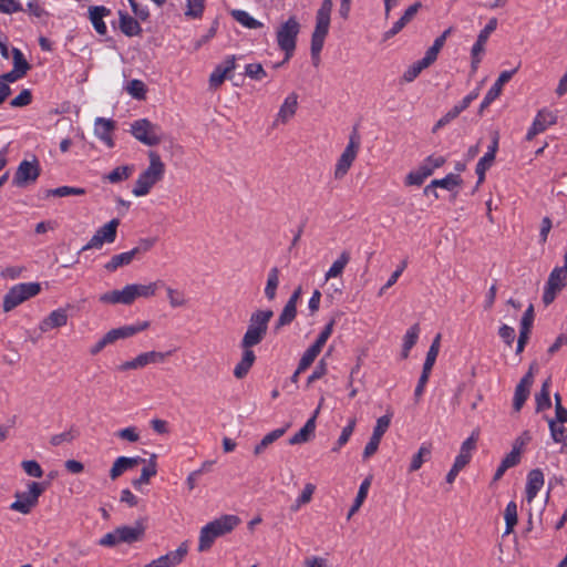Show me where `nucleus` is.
<instances>
[{"label":"nucleus","instance_id":"1","mask_svg":"<svg viewBox=\"0 0 567 567\" xmlns=\"http://www.w3.org/2000/svg\"><path fill=\"white\" fill-rule=\"evenodd\" d=\"M240 524V518L236 515H223L216 518L199 532L198 551L204 553L212 548L215 539L233 532Z\"/></svg>","mask_w":567,"mask_h":567},{"label":"nucleus","instance_id":"2","mask_svg":"<svg viewBox=\"0 0 567 567\" xmlns=\"http://www.w3.org/2000/svg\"><path fill=\"white\" fill-rule=\"evenodd\" d=\"M148 159V167L140 174L132 189L133 195L136 197L147 195L152 187L163 179L165 174V164L157 152L150 151Z\"/></svg>","mask_w":567,"mask_h":567},{"label":"nucleus","instance_id":"3","mask_svg":"<svg viewBox=\"0 0 567 567\" xmlns=\"http://www.w3.org/2000/svg\"><path fill=\"white\" fill-rule=\"evenodd\" d=\"M146 525L145 519H137L133 526L123 525L114 530L105 534L99 540V545L103 547H114L118 544H134L145 538Z\"/></svg>","mask_w":567,"mask_h":567},{"label":"nucleus","instance_id":"4","mask_svg":"<svg viewBox=\"0 0 567 567\" xmlns=\"http://www.w3.org/2000/svg\"><path fill=\"white\" fill-rule=\"evenodd\" d=\"M274 312L270 309L256 310L251 313L248 322L247 330L241 339V348H252L259 344L266 337L268 331V323L272 318Z\"/></svg>","mask_w":567,"mask_h":567},{"label":"nucleus","instance_id":"5","mask_svg":"<svg viewBox=\"0 0 567 567\" xmlns=\"http://www.w3.org/2000/svg\"><path fill=\"white\" fill-rule=\"evenodd\" d=\"M332 8V0H322L321 6L316 13V27L311 35V55L316 56L317 54H320L323 48L324 39L329 32Z\"/></svg>","mask_w":567,"mask_h":567},{"label":"nucleus","instance_id":"6","mask_svg":"<svg viewBox=\"0 0 567 567\" xmlns=\"http://www.w3.org/2000/svg\"><path fill=\"white\" fill-rule=\"evenodd\" d=\"M300 32V23L296 17H290L287 21L280 24L277 30V43L280 50L285 52V61H288L292 58L296 45L297 38Z\"/></svg>","mask_w":567,"mask_h":567},{"label":"nucleus","instance_id":"7","mask_svg":"<svg viewBox=\"0 0 567 567\" xmlns=\"http://www.w3.org/2000/svg\"><path fill=\"white\" fill-rule=\"evenodd\" d=\"M41 291L39 282L18 284L9 289L3 297V311L9 312L25 300L37 296Z\"/></svg>","mask_w":567,"mask_h":567},{"label":"nucleus","instance_id":"8","mask_svg":"<svg viewBox=\"0 0 567 567\" xmlns=\"http://www.w3.org/2000/svg\"><path fill=\"white\" fill-rule=\"evenodd\" d=\"M44 491V483L30 482L28 491L16 493L17 499L10 505V508L24 515L29 514L38 505L39 497Z\"/></svg>","mask_w":567,"mask_h":567},{"label":"nucleus","instance_id":"9","mask_svg":"<svg viewBox=\"0 0 567 567\" xmlns=\"http://www.w3.org/2000/svg\"><path fill=\"white\" fill-rule=\"evenodd\" d=\"M359 148L360 136L357 132V128H354L350 135L347 147L344 148L336 164L333 173L334 179L340 181L348 174L350 167L352 166L354 159L357 158Z\"/></svg>","mask_w":567,"mask_h":567},{"label":"nucleus","instance_id":"10","mask_svg":"<svg viewBox=\"0 0 567 567\" xmlns=\"http://www.w3.org/2000/svg\"><path fill=\"white\" fill-rule=\"evenodd\" d=\"M131 134L147 146H156L162 142L161 128L147 118H141L131 124Z\"/></svg>","mask_w":567,"mask_h":567},{"label":"nucleus","instance_id":"11","mask_svg":"<svg viewBox=\"0 0 567 567\" xmlns=\"http://www.w3.org/2000/svg\"><path fill=\"white\" fill-rule=\"evenodd\" d=\"M478 441V431H473L472 434L462 443L460 454L456 456L452 468L446 475L449 484L454 483L457 474L470 463L472 452L476 449Z\"/></svg>","mask_w":567,"mask_h":567},{"label":"nucleus","instance_id":"12","mask_svg":"<svg viewBox=\"0 0 567 567\" xmlns=\"http://www.w3.org/2000/svg\"><path fill=\"white\" fill-rule=\"evenodd\" d=\"M446 159L444 156H427L417 169L410 172L405 177V185L408 186H421L424 181L431 176L434 169L442 167Z\"/></svg>","mask_w":567,"mask_h":567},{"label":"nucleus","instance_id":"13","mask_svg":"<svg viewBox=\"0 0 567 567\" xmlns=\"http://www.w3.org/2000/svg\"><path fill=\"white\" fill-rule=\"evenodd\" d=\"M120 219L113 218L100 227L92 238L81 248V251L100 249L104 244H113L116 239Z\"/></svg>","mask_w":567,"mask_h":567},{"label":"nucleus","instance_id":"14","mask_svg":"<svg viewBox=\"0 0 567 567\" xmlns=\"http://www.w3.org/2000/svg\"><path fill=\"white\" fill-rule=\"evenodd\" d=\"M41 174L40 162L37 156H33L32 161L23 159L20 162L14 175L12 183L17 187H24L33 184Z\"/></svg>","mask_w":567,"mask_h":567},{"label":"nucleus","instance_id":"15","mask_svg":"<svg viewBox=\"0 0 567 567\" xmlns=\"http://www.w3.org/2000/svg\"><path fill=\"white\" fill-rule=\"evenodd\" d=\"M567 280V269L555 267L549 274L544 293L543 302L545 306H549L554 302L557 293L565 287Z\"/></svg>","mask_w":567,"mask_h":567},{"label":"nucleus","instance_id":"16","mask_svg":"<svg viewBox=\"0 0 567 567\" xmlns=\"http://www.w3.org/2000/svg\"><path fill=\"white\" fill-rule=\"evenodd\" d=\"M556 122H557V116L551 111H549L547 109L539 110L533 121L532 126L529 127V130L526 134V140L527 141L534 140V137L537 134L545 132L547 130V127L556 124Z\"/></svg>","mask_w":567,"mask_h":567},{"label":"nucleus","instance_id":"17","mask_svg":"<svg viewBox=\"0 0 567 567\" xmlns=\"http://www.w3.org/2000/svg\"><path fill=\"white\" fill-rule=\"evenodd\" d=\"M518 66L509 70V71H503L496 82L493 84V86L487 91L486 95L484 96V100L482 101L480 105L478 113L482 114L483 111L489 106L492 102H494L502 93V87L504 84L511 81L513 75L517 72Z\"/></svg>","mask_w":567,"mask_h":567},{"label":"nucleus","instance_id":"18","mask_svg":"<svg viewBox=\"0 0 567 567\" xmlns=\"http://www.w3.org/2000/svg\"><path fill=\"white\" fill-rule=\"evenodd\" d=\"M236 68L235 55L227 56L224 63L218 64L209 76V86L213 90L218 89L225 81V79H231L230 73Z\"/></svg>","mask_w":567,"mask_h":567},{"label":"nucleus","instance_id":"19","mask_svg":"<svg viewBox=\"0 0 567 567\" xmlns=\"http://www.w3.org/2000/svg\"><path fill=\"white\" fill-rule=\"evenodd\" d=\"M187 555V545L185 543L181 544L177 549L169 551L151 563L146 564L144 567H175L179 565L185 556Z\"/></svg>","mask_w":567,"mask_h":567},{"label":"nucleus","instance_id":"20","mask_svg":"<svg viewBox=\"0 0 567 567\" xmlns=\"http://www.w3.org/2000/svg\"><path fill=\"white\" fill-rule=\"evenodd\" d=\"M322 403H323V398H321V400L319 402V405L315 410L312 416L306 422V424L295 435H292L289 439V444L297 445V444H302V443H307V442L310 441V439L315 434L316 420H317V417H318V415L320 413V409L322 406Z\"/></svg>","mask_w":567,"mask_h":567},{"label":"nucleus","instance_id":"21","mask_svg":"<svg viewBox=\"0 0 567 567\" xmlns=\"http://www.w3.org/2000/svg\"><path fill=\"white\" fill-rule=\"evenodd\" d=\"M297 109L298 95L296 93H290L281 104L272 126L276 127L280 124L288 123L295 116Z\"/></svg>","mask_w":567,"mask_h":567},{"label":"nucleus","instance_id":"22","mask_svg":"<svg viewBox=\"0 0 567 567\" xmlns=\"http://www.w3.org/2000/svg\"><path fill=\"white\" fill-rule=\"evenodd\" d=\"M100 301L103 303L130 306L135 301V298L131 285H126L121 290H112L101 295Z\"/></svg>","mask_w":567,"mask_h":567},{"label":"nucleus","instance_id":"23","mask_svg":"<svg viewBox=\"0 0 567 567\" xmlns=\"http://www.w3.org/2000/svg\"><path fill=\"white\" fill-rule=\"evenodd\" d=\"M145 460L141 456L135 457H127V456H120L117 457L111 470H110V477L112 481L117 480L125 471L132 470L135 466H137L140 463H144Z\"/></svg>","mask_w":567,"mask_h":567},{"label":"nucleus","instance_id":"24","mask_svg":"<svg viewBox=\"0 0 567 567\" xmlns=\"http://www.w3.org/2000/svg\"><path fill=\"white\" fill-rule=\"evenodd\" d=\"M150 327L148 321H143L142 323H138L136 326H123L120 328H115L106 332L111 343H114L115 341L120 339L130 338L141 331L146 330Z\"/></svg>","mask_w":567,"mask_h":567},{"label":"nucleus","instance_id":"25","mask_svg":"<svg viewBox=\"0 0 567 567\" xmlns=\"http://www.w3.org/2000/svg\"><path fill=\"white\" fill-rule=\"evenodd\" d=\"M115 128V122L113 120L96 117L95 118V135L102 140L107 147L112 148L114 146V141L111 135V132Z\"/></svg>","mask_w":567,"mask_h":567},{"label":"nucleus","instance_id":"26","mask_svg":"<svg viewBox=\"0 0 567 567\" xmlns=\"http://www.w3.org/2000/svg\"><path fill=\"white\" fill-rule=\"evenodd\" d=\"M68 323L66 310L60 308L52 311L47 318L40 322V330L48 332L51 329L63 327Z\"/></svg>","mask_w":567,"mask_h":567},{"label":"nucleus","instance_id":"27","mask_svg":"<svg viewBox=\"0 0 567 567\" xmlns=\"http://www.w3.org/2000/svg\"><path fill=\"white\" fill-rule=\"evenodd\" d=\"M544 485V474L542 470L534 468L527 475V483H526V498L530 503L540 488Z\"/></svg>","mask_w":567,"mask_h":567},{"label":"nucleus","instance_id":"28","mask_svg":"<svg viewBox=\"0 0 567 567\" xmlns=\"http://www.w3.org/2000/svg\"><path fill=\"white\" fill-rule=\"evenodd\" d=\"M89 13H90V20H91L95 31L101 35L105 34L106 33V24L103 21V18L107 17L111 13V10L103 6H95V7H90Z\"/></svg>","mask_w":567,"mask_h":567},{"label":"nucleus","instance_id":"29","mask_svg":"<svg viewBox=\"0 0 567 567\" xmlns=\"http://www.w3.org/2000/svg\"><path fill=\"white\" fill-rule=\"evenodd\" d=\"M241 349H243L241 359L236 364V367L234 369V375L237 379L245 378L248 374L250 368L252 367V364L256 360L255 352L250 348H241Z\"/></svg>","mask_w":567,"mask_h":567},{"label":"nucleus","instance_id":"30","mask_svg":"<svg viewBox=\"0 0 567 567\" xmlns=\"http://www.w3.org/2000/svg\"><path fill=\"white\" fill-rule=\"evenodd\" d=\"M463 183L462 178L457 174L450 173L444 178L433 179L427 186L424 188V195H429V189L433 188H444L446 190H453L455 187L460 186Z\"/></svg>","mask_w":567,"mask_h":567},{"label":"nucleus","instance_id":"31","mask_svg":"<svg viewBox=\"0 0 567 567\" xmlns=\"http://www.w3.org/2000/svg\"><path fill=\"white\" fill-rule=\"evenodd\" d=\"M120 17V30L126 37L140 35L142 33V27L138 21L131 17L127 12L118 11Z\"/></svg>","mask_w":567,"mask_h":567},{"label":"nucleus","instance_id":"32","mask_svg":"<svg viewBox=\"0 0 567 567\" xmlns=\"http://www.w3.org/2000/svg\"><path fill=\"white\" fill-rule=\"evenodd\" d=\"M432 455V444L423 443L419 451L412 456L411 463L409 465V473H413L419 471L422 465L431 458Z\"/></svg>","mask_w":567,"mask_h":567},{"label":"nucleus","instance_id":"33","mask_svg":"<svg viewBox=\"0 0 567 567\" xmlns=\"http://www.w3.org/2000/svg\"><path fill=\"white\" fill-rule=\"evenodd\" d=\"M134 298H150L155 296L156 291L158 289H162L165 287V282L163 280H156L153 282H150L148 285H138V284H132L131 285Z\"/></svg>","mask_w":567,"mask_h":567},{"label":"nucleus","instance_id":"34","mask_svg":"<svg viewBox=\"0 0 567 567\" xmlns=\"http://www.w3.org/2000/svg\"><path fill=\"white\" fill-rule=\"evenodd\" d=\"M134 259V252L125 251L117 255H113L111 259L104 264V269L107 272H114L121 267L128 266Z\"/></svg>","mask_w":567,"mask_h":567},{"label":"nucleus","instance_id":"35","mask_svg":"<svg viewBox=\"0 0 567 567\" xmlns=\"http://www.w3.org/2000/svg\"><path fill=\"white\" fill-rule=\"evenodd\" d=\"M172 351L168 352H158V351H148L140 353L136 358L137 369H142L150 363H162L165 361L166 357L171 355Z\"/></svg>","mask_w":567,"mask_h":567},{"label":"nucleus","instance_id":"36","mask_svg":"<svg viewBox=\"0 0 567 567\" xmlns=\"http://www.w3.org/2000/svg\"><path fill=\"white\" fill-rule=\"evenodd\" d=\"M419 334H420V326H419V323H414L406 331V333H405V336L403 338V344H402V352H401L402 359H406L409 357L411 349L417 342Z\"/></svg>","mask_w":567,"mask_h":567},{"label":"nucleus","instance_id":"37","mask_svg":"<svg viewBox=\"0 0 567 567\" xmlns=\"http://www.w3.org/2000/svg\"><path fill=\"white\" fill-rule=\"evenodd\" d=\"M550 378H547L540 388V391L535 395L536 411L540 412L551 406L549 394Z\"/></svg>","mask_w":567,"mask_h":567},{"label":"nucleus","instance_id":"38","mask_svg":"<svg viewBox=\"0 0 567 567\" xmlns=\"http://www.w3.org/2000/svg\"><path fill=\"white\" fill-rule=\"evenodd\" d=\"M157 473L156 466V455L153 454L150 458L148 465L142 468L141 475L138 478H135L132 484L135 488H138L143 484H147L151 477L155 476Z\"/></svg>","mask_w":567,"mask_h":567},{"label":"nucleus","instance_id":"39","mask_svg":"<svg viewBox=\"0 0 567 567\" xmlns=\"http://www.w3.org/2000/svg\"><path fill=\"white\" fill-rule=\"evenodd\" d=\"M279 286V269L272 267L268 272L267 284L265 287V296L269 301H272L277 295V288Z\"/></svg>","mask_w":567,"mask_h":567},{"label":"nucleus","instance_id":"40","mask_svg":"<svg viewBox=\"0 0 567 567\" xmlns=\"http://www.w3.org/2000/svg\"><path fill=\"white\" fill-rule=\"evenodd\" d=\"M288 427H289V424H287L285 427L276 429V430L269 432L268 434H266L262 437V440L260 441V443L255 446V450H254L255 455L261 454L265 451V449H267L268 445H270L271 443L277 441L279 437H281L286 433Z\"/></svg>","mask_w":567,"mask_h":567},{"label":"nucleus","instance_id":"41","mask_svg":"<svg viewBox=\"0 0 567 567\" xmlns=\"http://www.w3.org/2000/svg\"><path fill=\"white\" fill-rule=\"evenodd\" d=\"M371 485V478L367 477L360 485L357 497L349 509L347 518L350 519L352 515H354L359 508L362 506L364 499L367 498L369 487Z\"/></svg>","mask_w":567,"mask_h":567},{"label":"nucleus","instance_id":"42","mask_svg":"<svg viewBox=\"0 0 567 567\" xmlns=\"http://www.w3.org/2000/svg\"><path fill=\"white\" fill-rule=\"evenodd\" d=\"M230 16L240 24L248 29H259L262 27V23L251 16L248 12L239 9H234L230 12Z\"/></svg>","mask_w":567,"mask_h":567},{"label":"nucleus","instance_id":"43","mask_svg":"<svg viewBox=\"0 0 567 567\" xmlns=\"http://www.w3.org/2000/svg\"><path fill=\"white\" fill-rule=\"evenodd\" d=\"M86 190L82 187L61 186L45 190V197H65V196H83Z\"/></svg>","mask_w":567,"mask_h":567},{"label":"nucleus","instance_id":"44","mask_svg":"<svg viewBox=\"0 0 567 567\" xmlns=\"http://www.w3.org/2000/svg\"><path fill=\"white\" fill-rule=\"evenodd\" d=\"M134 172L133 165H122L115 167L112 172H110L105 178L112 183L116 184L123 181H126Z\"/></svg>","mask_w":567,"mask_h":567},{"label":"nucleus","instance_id":"45","mask_svg":"<svg viewBox=\"0 0 567 567\" xmlns=\"http://www.w3.org/2000/svg\"><path fill=\"white\" fill-rule=\"evenodd\" d=\"M350 260V254L342 251L337 260L333 261L332 266L326 272V279L336 278L340 276Z\"/></svg>","mask_w":567,"mask_h":567},{"label":"nucleus","instance_id":"46","mask_svg":"<svg viewBox=\"0 0 567 567\" xmlns=\"http://www.w3.org/2000/svg\"><path fill=\"white\" fill-rule=\"evenodd\" d=\"M296 316L297 307L292 306V303H286L274 327L275 331H278L282 327L290 324L295 320Z\"/></svg>","mask_w":567,"mask_h":567},{"label":"nucleus","instance_id":"47","mask_svg":"<svg viewBox=\"0 0 567 567\" xmlns=\"http://www.w3.org/2000/svg\"><path fill=\"white\" fill-rule=\"evenodd\" d=\"M504 517L506 523L504 534L508 535L513 532L515 525L517 524V505L515 502L512 501L506 505Z\"/></svg>","mask_w":567,"mask_h":567},{"label":"nucleus","instance_id":"48","mask_svg":"<svg viewBox=\"0 0 567 567\" xmlns=\"http://www.w3.org/2000/svg\"><path fill=\"white\" fill-rule=\"evenodd\" d=\"M205 10V0H186L185 16L190 19H199Z\"/></svg>","mask_w":567,"mask_h":567},{"label":"nucleus","instance_id":"49","mask_svg":"<svg viewBox=\"0 0 567 567\" xmlns=\"http://www.w3.org/2000/svg\"><path fill=\"white\" fill-rule=\"evenodd\" d=\"M465 109L460 104H455L444 116H442L434 125L432 132L435 133L437 130L444 127L450 122L455 120Z\"/></svg>","mask_w":567,"mask_h":567},{"label":"nucleus","instance_id":"50","mask_svg":"<svg viewBox=\"0 0 567 567\" xmlns=\"http://www.w3.org/2000/svg\"><path fill=\"white\" fill-rule=\"evenodd\" d=\"M11 53L13 59V69L25 75L31 69V65L25 60L23 53L17 48H13Z\"/></svg>","mask_w":567,"mask_h":567},{"label":"nucleus","instance_id":"51","mask_svg":"<svg viewBox=\"0 0 567 567\" xmlns=\"http://www.w3.org/2000/svg\"><path fill=\"white\" fill-rule=\"evenodd\" d=\"M429 68L426 64H423V60H419L416 61L415 63H413L412 65H410L406 71L403 73V81L404 82H413L417 76L419 74L424 70Z\"/></svg>","mask_w":567,"mask_h":567},{"label":"nucleus","instance_id":"52","mask_svg":"<svg viewBox=\"0 0 567 567\" xmlns=\"http://www.w3.org/2000/svg\"><path fill=\"white\" fill-rule=\"evenodd\" d=\"M78 436H79V431L71 427L69 431H65L63 433L55 434V435L51 436L50 444L52 446H59L64 442H69V443L72 442Z\"/></svg>","mask_w":567,"mask_h":567},{"label":"nucleus","instance_id":"53","mask_svg":"<svg viewBox=\"0 0 567 567\" xmlns=\"http://www.w3.org/2000/svg\"><path fill=\"white\" fill-rule=\"evenodd\" d=\"M495 159L491 158L489 155H484L476 164L475 173L477 175V185L484 182L486 171L493 165Z\"/></svg>","mask_w":567,"mask_h":567},{"label":"nucleus","instance_id":"54","mask_svg":"<svg viewBox=\"0 0 567 567\" xmlns=\"http://www.w3.org/2000/svg\"><path fill=\"white\" fill-rule=\"evenodd\" d=\"M245 75L252 80L261 81L267 76V72L260 63H249L245 68Z\"/></svg>","mask_w":567,"mask_h":567},{"label":"nucleus","instance_id":"55","mask_svg":"<svg viewBox=\"0 0 567 567\" xmlns=\"http://www.w3.org/2000/svg\"><path fill=\"white\" fill-rule=\"evenodd\" d=\"M440 346H441V333H437L435 336V338L433 339V341L430 346V349L426 353V358L424 361L425 364L431 365V367L434 365L437 354H439V351H440Z\"/></svg>","mask_w":567,"mask_h":567},{"label":"nucleus","instance_id":"56","mask_svg":"<svg viewBox=\"0 0 567 567\" xmlns=\"http://www.w3.org/2000/svg\"><path fill=\"white\" fill-rule=\"evenodd\" d=\"M316 489V486L311 483H307L305 485L303 491L301 492L300 496L297 498L296 504L291 507L292 511L299 509L300 506L309 503L312 498V494Z\"/></svg>","mask_w":567,"mask_h":567},{"label":"nucleus","instance_id":"57","mask_svg":"<svg viewBox=\"0 0 567 567\" xmlns=\"http://www.w3.org/2000/svg\"><path fill=\"white\" fill-rule=\"evenodd\" d=\"M127 92L135 99L144 100L146 86L141 80H132L127 85Z\"/></svg>","mask_w":567,"mask_h":567},{"label":"nucleus","instance_id":"58","mask_svg":"<svg viewBox=\"0 0 567 567\" xmlns=\"http://www.w3.org/2000/svg\"><path fill=\"white\" fill-rule=\"evenodd\" d=\"M529 392L530 390L523 388L522 385H516L513 401V408L516 412L520 411L524 403L528 399Z\"/></svg>","mask_w":567,"mask_h":567},{"label":"nucleus","instance_id":"59","mask_svg":"<svg viewBox=\"0 0 567 567\" xmlns=\"http://www.w3.org/2000/svg\"><path fill=\"white\" fill-rule=\"evenodd\" d=\"M156 244V238L148 237V238H141L137 243V245L131 249L132 252H134V258L150 251L154 245Z\"/></svg>","mask_w":567,"mask_h":567},{"label":"nucleus","instance_id":"60","mask_svg":"<svg viewBox=\"0 0 567 567\" xmlns=\"http://www.w3.org/2000/svg\"><path fill=\"white\" fill-rule=\"evenodd\" d=\"M548 426L550 430L551 439L556 443H561L565 442V440H567L565 427L563 425H558L555 420H548Z\"/></svg>","mask_w":567,"mask_h":567},{"label":"nucleus","instance_id":"61","mask_svg":"<svg viewBox=\"0 0 567 567\" xmlns=\"http://www.w3.org/2000/svg\"><path fill=\"white\" fill-rule=\"evenodd\" d=\"M169 305L173 308L184 307L187 302L183 292L175 290L171 287L166 288Z\"/></svg>","mask_w":567,"mask_h":567},{"label":"nucleus","instance_id":"62","mask_svg":"<svg viewBox=\"0 0 567 567\" xmlns=\"http://www.w3.org/2000/svg\"><path fill=\"white\" fill-rule=\"evenodd\" d=\"M21 466L29 476L40 478L43 475L40 464L34 460L23 461Z\"/></svg>","mask_w":567,"mask_h":567},{"label":"nucleus","instance_id":"63","mask_svg":"<svg viewBox=\"0 0 567 567\" xmlns=\"http://www.w3.org/2000/svg\"><path fill=\"white\" fill-rule=\"evenodd\" d=\"M32 102V93L29 89L22 90L14 99L11 100L12 107H23Z\"/></svg>","mask_w":567,"mask_h":567},{"label":"nucleus","instance_id":"64","mask_svg":"<svg viewBox=\"0 0 567 567\" xmlns=\"http://www.w3.org/2000/svg\"><path fill=\"white\" fill-rule=\"evenodd\" d=\"M392 416H393V413L391 411H388L386 414L379 417L377 420V424L373 429V432L383 436L391 424Z\"/></svg>","mask_w":567,"mask_h":567}]
</instances>
